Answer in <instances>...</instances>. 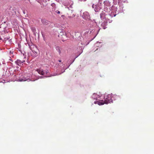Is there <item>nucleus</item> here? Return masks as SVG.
Here are the masks:
<instances>
[{
    "label": "nucleus",
    "instance_id": "1",
    "mask_svg": "<svg viewBox=\"0 0 154 154\" xmlns=\"http://www.w3.org/2000/svg\"><path fill=\"white\" fill-rule=\"evenodd\" d=\"M112 101V99L111 95L108 94L105 95L103 98V100H100L99 101H95V104H97L99 105H103L104 104H107L111 103Z\"/></svg>",
    "mask_w": 154,
    "mask_h": 154
},
{
    "label": "nucleus",
    "instance_id": "2",
    "mask_svg": "<svg viewBox=\"0 0 154 154\" xmlns=\"http://www.w3.org/2000/svg\"><path fill=\"white\" fill-rule=\"evenodd\" d=\"M92 7L94 8V10L96 12H99L103 8V4L101 2H98L96 5L93 4L92 5Z\"/></svg>",
    "mask_w": 154,
    "mask_h": 154
},
{
    "label": "nucleus",
    "instance_id": "3",
    "mask_svg": "<svg viewBox=\"0 0 154 154\" xmlns=\"http://www.w3.org/2000/svg\"><path fill=\"white\" fill-rule=\"evenodd\" d=\"M21 60L18 59L15 61V63L18 65L20 66L21 64L24 62L26 59V56L23 54L21 58Z\"/></svg>",
    "mask_w": 154,
    "mask_h": 154
},
{
    "label": "nucleus",
    "instance_id": "4",
    "mask_svg": "<svg viewBox=\"0 0 154 154\" xmlns=\"http://www.w3.org/2000/svg\"><path fill=\"white\" fill-rule=\"evenodd\" d=\"M30 48L32 52L35 54V57L37 55L38 52V51L37 47L35 45H32L30 46Z\"/></svg>",
    "mask_w": 154,
    "mask_h": 154
},
{
    "label": "nucleus",
    "instance_id": "5",
    "mask_svg": "<svg viewBox=\"0 0 154 154\" xmlns=\"http://www.w3.org/2000/svg\"><path fill=\"white\" fill-rule=\"evenodd\" d=\"M36 71L38 72V73L40 75H43L45 74V72L43 71V70L40 68L37 69Z\"/></svg>",
    "mask_w": 154,
    "mask_h": 154
},
{
    "label": "nucleus",
    "instance_id": "6",
    "mask_svg": "<svg viewBox=\"0 0 154 154\" xmlns=\"http://www.w3.org/2000/svg\"><path fill=\"white\" fill-rule=\"evenodd\" d=\"M104 5L107 7H110L111 6L110 2L109 1H106L104 2Z\"/></svg>",
    "mask_w": 154,
    "mask_h": 154
},
{
    "label": "nucleus",
    "instance_id": "7",
    "mask_svg": "<svg viewBox=\"0 0 154 154\" xmlns=\"http://www.w3.org/2000/svg\"><path fill=\"white\" fill-rule=\"evenodd\" d=\"M98 97V95L96 93H94L92 96V98L94 99H97Z\"/></svg>",
    "mask_w": 154,
    "mask_h": 154
},
{
    "label": "nucleus",
    "instance_id": "8",
    "mask_svg": "<svg viewBox=\"0 0 154 154\" xmlns=\"http://www.w3.org/2000/svg\"><path fill=\"white\" fill-rule=\"evenodd\" d=\"M56 50L58 52L59 54H60L61 53V48L58 46H57L56 48Z\"/></svg>",
    "mask_w": 154,
    "mask_h": 154
},
{
    "label": "nucleus",
    "instance_id": "9",
    "mask_svg": "<svg viewBox=\"0 0 154 154\" xmlns=\"http://www.w3.org/2000/svg\"><path fill=\"white\" fill-rule=\"evenodd\" d=\"M110 16L111 17H115L116 15V14H115L114 13V12H112L110 14Z\"/></svg>",
    "mask_w": 154,
    "mask_h": 154
},
{
    "label": "nucleus",
    "instance_id": "10",
    "mask_svg": "<svg viewBox=\"0 0 154 154\" xmlns=\"http://www.w3.org/2000/svg\"><path fill=\"white\" fill-rule=\"evenodd\" d=\"M119 97L117 95H114L112 97L113 98H115L114 100H116V99H118Z\"/></svg>",
    "mask_w": 154,
    "mask_h": 154
},
{
    "label": "nucleus",
    "instance_id": "11",
    "mask_svg": "<svg viewBox=\"0 0 154 154\" xmlns=\"http://www.w3.org/2000/svg\"><path fill=\"white\" fill-rule=\"evenodd\" d=\"M8 59L9 60H10L11 61H12V62L13 61V60L11 59L10 57L9 58H8Z\"/></svg>",
    "mask_w": 154,
    "mask_h": 154
},
{
    "label": "nucleus",
    "instance_id": "12",
    "mask_svg": "<svg viewBox=\"0 0 154 154\" xmlns=\"http://www.w3.org/2000/svg\"><path fill=\"white\" fill-rule=\"evenodd\" d=\"M60 13V11H58V12H57V13L58 14H59Z\"/></svg>",
    "mask_w": 154,
    "mask_h": 154
},
{
    "label": "nucleus",
    "instance_id": "13",
    "mask_svg": "<svg viewBox=\"0 0 154 154\" xmlns=\"http://www.w3.org/2000/svg\"><path fill=\"white\" fill-rule=\"evenodd\" d=\"M102 1V0H99V2H100Z\"/></svg>",
    "mask_w": 154,
    "mask_h": 154
},
{
    "label": "nucleus",
    "instance_id": "14",
    "mask_svg": "<svg viewBox=\"0 0 154 154\" xmlns=\"http://www.w3.org/2000/svg\"><path fill=\"white\" fill-rule=\"evenodd\" d=\"M58 61H59L60 62H61V60H58Z\"/></svg>",
    "mask_w": 154,
    "mask_h": 154
},
{
    "label": "nucleus",
    "instance_id": "15",
    "mask_svg": "<svg viewBox=\"0 0 154 154\" xmlns=\"http://www.w3.org/2000/svg\"><path fill=\"white\" fill-rule=\"evenodd\" d=\"M40 78H42V76H41Z\"/></svg>",
    "mask_w": 154,
    "mask_h": 154
}]
</instances>
